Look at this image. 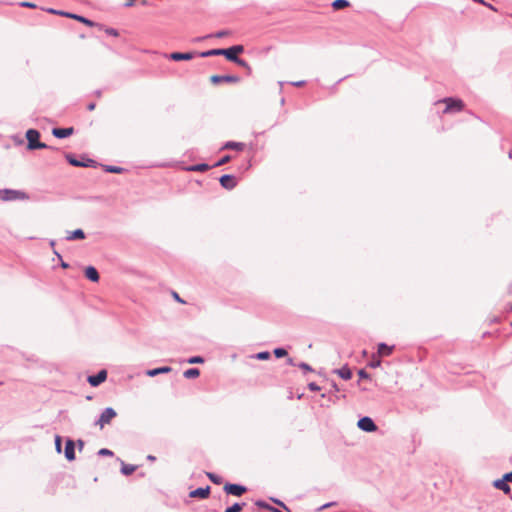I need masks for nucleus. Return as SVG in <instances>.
<instances>
[{
	"label": "nucleus",
	"instance_id": "obj_24",
	"mask_svg": "<svg viewBox=\"0 0 512 512\" xmlns=\"http://www.w3.org/2000/svg\"><path fill=\"white\" fill-rule=\"evenodd\" d=\"M244 146V143L241 142L228 141L224 144L222 149H233L237 151H242L244 149Z\"/></svg>",
	"mask_w": 512,
	"mask_h": 512
},
{
	"label": "nucleus",
	"instance_id": "obj_32",
	"mask_svg": "<svg viewBox=\"0 0 512 512\" xmlns=\"http://www.w3.org/2000/svg\"><path fill=\"white\" fill-rule=\"evenodd\" d=\"M105 171L109 172V173H121L123 171V168L118 167V166L106 165L105 166Z\"/></svg>",
	"mask_w": 512,
	"mask_h": 512
},
{
	"label": "nucleus",
	"instance_id": "obj_55",
	"mask_svg": "<svg viewBox=\"0 0 512 512\" xmlns=\"http://www.w3.org/2000/svg\"><path fill=\"white\" fill-rule=\"evenodd\" d=\"M174 297H175V299H176L177 301H179V302H181V303L183 302V300L179 297V295H178L177 293H174Z\"/></svg>",
	"mask_w": 512,
	"mask_h": 512
},
{
	"label": "nucleus",
	"instance_id": "obj_14",
	"mask_svg": "<svg viewBox=\"0 0 512 512\" xmlns=\"http://www.w3.org/2000/svg\"><path fill=\"white\" fill-rule=\"evenodd\" d=\"M210 495V486H206L205 488H197L195 490H192L189 493V497L191 498H200V499H206Z\"/></svg>",
	"mask_w": 512,
	"mask_h": 512
},
{
	"label": "nucleus",
	"instance_id": "obj_49",
	"mask_svg": "<svg viewBox=\"0 0 512 512\" xmlns=\"http://www.w3.org/2000/svg\"><path fill=\"white\" fill-rule=\"evenodd\" d=\"M305 84V81L301 80V81H295V82H291V85L295 86V87H301Z\"/></svg>",
	"mask_w": 512,
	"mask_h": 512
},
{
	"label": "nucleus",
	"instance_id": "obj_1",
	"mask_svg": "<svg viewBox=\"0 0 512 512\" xmlns=\"http://www.w3.org/2000/svg\"><path fill=\"white\" fill-rule=\"evenodd\" d=\"M40 133L38 130L35 129H29L26 132V139L28 141L27 149L29 150H35V149H51L55 150L54 147L49 146L43 142L39 141Z\"/></svg>",
	"mask_w": 512,
	"mask_h": 512
},
{
	"label": "nucleus",
	"instance_id": "obj_2",
	"mask_svg": "<svg viewBox=\"0 0 512 512\" xmlns=\"http://www.w3.org/2000/svg\"><path fill=\"white\" fill-rule=\"evenodd\" d=\"M0 199L3 201L27 200L29 196L20 190L3 189L0 190Z\"/></svg>",
	"mask_w": 512,
	"mask_h": 512
},
{
	"label": "nucleus",
	"instance_id": "obj_36",
	"mask_svg": "<svg viewBox=\"0 0 512 512\" xmlns=\"http://www.w3.org/2000/svg\"><path fill=\"white\" fill-rule=\"evenodd\" d=\"M55 449L58 453L62 451V439L58 435L55 437Z\"/></svg>",
	"mask_w": 512,
	"mask_h": 512
},
{
	"label": "nucleus",
	"instance_id": "obj_12",
	"mask_svg": "<svg viewBox=\"0 0 512 512\" xmlns=\"http://www.w3.org/2000/svg\"><path fill=\"white\" fill-rule=\"evenodd\" d=\"M220 184L223 188L227 190L233 189L237 185V181L233 175L224 174L219 179Z\"/></svg>",
	"mask_w": 512,
	"mask_h": 512
},
{
	"label": "nucleus",
	"instance_id": "obj_28",
	"mask_svg": "<svg viewBox=\"0 0 512 512\" xmlns=\"http://www.w3.org/2000/svg\"><path fill=\"white\" fill-rule=\"evenodd\" d=\"M348 6H349V2L347 0H335L332 3V7L335 10H340V9H343Z\"/></svg>",
	"mask_w": 512,
	"mask_h": 512
},
{
	"label": "nucleus",
	"instance_id": "obj_43",
	"mask_svg": "<svg viewBox=\"0 0 512 512\" xmlns=\"http://www.w3.org/2000/svg\"><path fill=\"white\" fill-rule=\"evenodd\" d=\"M308 388H309V390L314 391V392L319 391L321 389L320 386L317 385L315 382L309 383Z\"/></svg>",
	"mask_w": 512,
	"mask_h": 512
},
{
	"label": "nucleus",
	"instance_id": "obj_59",
	"mask_svg": "<svg viewBox=\"0 0 512 512\" xmlns=\"http://www.w3.org/2000/svg\"><path fill=\"white\" fill-rule=\"evenodd\" d=\"M54 254L56 255V257H58L60 260L62 259L61 255L57 252V251H54Z\"/></svg>",
	"mask_w": 512,
	"mask_h": 512
},
{
	"label": "nucleus",
	"instance_id": "obj_54",
	"mask_svg": "<svg viewBox=\"0 0 512 512\" xmlns=\"http://www.w3.org/2000/svg\"><path fill=\"white\" fill-rule=\"evenodd\" d=\"M147 460H149V461H155V460H156V457H155V456H153V455H148V456H147Z\"/></svg>",
	"mask_w": 512,
	"mask_h": 512
},
{
	"label": "nucleus",
	"instance_id": "obj_52",
	"mask_svg": "<svg viewBox=\"0 0 512 512\" xmlns=\"http://www.w3.org/2000/svg\"><path fill=\"white\" fill-rule=\"evenodd\" d=\"M87 109L89 111H93L95 109V103H90L88 106H87Z\"/></svg>",
	"mask_w": 512,
	"mask_h": 512
},
{
	"label": "nucleus",
	"instance_id": "obj_6",
	"mask_svg": "<svg viewBox=\"0 0 512 512\" xmlns=\"http://www.w3.org/2000/svg\"><path fill=\"white\" fill-rule=\"evenodd\" d=\"M357 426L359 429L365 432H375L377 425L374 423L372 418L365 416L358 420Z\"/></svg>",
	"mask_w": 512,
	"mask_h": 512
},
{
	"label": "nucleus",
	"instance_id": "obj_26",
	"mask_svg": "<svg viewBox=\"0 0 512 512\" xmlns=\"http://www.w3.org/2000/svg\"><path fill=\"white\" fill-rule=\"evenodd\" d=\"M199 374H200L199 369H197V368H190V369H187L186 371H184L183 375L187 379H192V378L198 377Z\"/></svg>",
	"mask_w": 512,
	"mask_h": 512
},
{
	"label": "nucleus",
	"instance_id": "obj_58",
	"mask_svg": "<svg viewBox=\"0 0 512 512\" xmlns=\"http://www.w3.org/2000/svg\"><path fill=\"white\" fill-rule=\"evenodd\" d=\"M287 363H288L289 365H294V361H293V359H292V358H288V359H287Z\"/></svg>",
	"mask_w": 512,
	"mask_h": 512
},
{
	"label": "nucleus",
	"instance_id": "obj_38",
	"mask_svg": "<svg viewBox=\"0 0 512 512\" xmlns=\"http://www.w3.org/2000/svg\"><path fill=\"white\" fill-rule=\"evenodd\" d=\"M255 504H256V506H258L259 508H263V509H267V510H270V508L272 507V506H270L268 503H266V502H264V501H262V500H258V501H256V503H255Z\"/></svg>",
	"mask_w": 512,
	"mask_h": 512
},
{
	"label": "nucleus",
	"instance_id": "obj_20",
	"mask_svg": "<svg viewBox=\"0 0 512 512\" xmlns=\"http://www.w3.org/2000/svg\"><path fill=\"white\" fill-rule=\"evenodd\" d=\"M225 54V49L223 48H217V49H211V50H208V51H203V52H199L198 53V56L200 57H210V56H224Z\"/></svg>",
	"mask_w": 512,
	"mask_h": 512
},
{
	"label": "nucleus",
	"instance_id": "obj_57",
	"mask_svg": "<svg viewBox=\"0 0 512 512\" xmlns=\"http://www.w3.org/2000/svg\"><path fill=\"white\" fill-rule=\"evenodd\" d=\"M61 266H62L63 268H67L69 265H68V263L64 262V261L61 259Z\"/></svg>",
	"mask_w": 512,
	"mask_h": 512
},
{
	"label": "nucleus",
	"instance_id": "obj_5",
	"mask_svg": "<svg viewBox=\"0 0 512 512\" xmlns=\"http://www.w3.org/2000/svg\"><path fill=\"white\" fill-rule=\"evenodd\" d=\"M116 415L117 413L113 408L107 407L103 410L99 419L95 422V425H98L102 429L106 424H109Z\"/></svg>",
	"mask_w": 512,
	"mask_h": 512
},
{
	"label": "nucleus",
	"instance_id": "obj_41",
	"mask_svg": "<svg viewBox=\"0 0 512 512\" xmlns=\"http://www.w3.org/2000/svg\"><path fill=\"white\" fill-rule=\"evenodd\" d=\"M298 367L303 369L304 371H308V372L313 371L312 367L305 362H301L300 364H298Z\"/></svg>",
	"mask_w": 512,
	"mask_h": 512
},
{
	"label": "nucleus",
	"instance_id": "obj_17",
	"mask_svg": "<svg viewBox=\"0 0 512 512\" xmlns=\"http://www.w3.org/2000/svg\"><path fill=\"white\" fill-rule=\"evenodd\" d=\"M171 371H172V368L170 366H163V367H158V368L147 370L146 375L149 377H155L160 374L170 373Z\"/></svg>",
	"mask_w": 512,
	"mask_h": 512
},
{
	"label": "nucleus",
	"instance_id": "obj_53",
	"mask_svg": "<svg viewBox=\"0 0 512 512\" xmlns=\"http://www.w3.org/2000/svg\"><path fill=\"white\" fill-rule=\"evenodd\" d=\"M485 6L488 7L489 9L493 10V11H497V9L493 5H491L489 3H487V5H485Z\"/></svg>",
	"mask_w": 512,
	"mask_h": 512
},
{
	"label": "nucleus",
	"instance_id": "obj_3",
	"mask_svg": "<svg viewBox=\"0 0 512 512\" xmlns=\"http://www.w3.org/2000/svg\"><path fill=\"white\" fill-rule=\"evenodd\" d=\"M47 12H49L51 14L67 17L68 19L77 20V21H79L81 23H84L87 26H90V27H93L95 25V23L93 21H91L90 19L85 18V17H83L81 15H78V14L71 13V12H66V11H62V10H56V9H53V8L48 9Z\"/></svg>",
	"mask_w": 512,
	"mask_h": 512
},
{
	"label": "nucleus",
	"instance_id": "obj_42",
	"mask_svg": "<svg viewBox=\"0 0 512 512\" xmlns=\"http://www.w3.org/2000/svg\"><path fill=\"white\" fill-rule=\"evenodd\" d=\"M335 505H336V502H329V503H326V504H324V505L320 506V507L317 509V511H319V512H320V511H323V510H325V509H327V508H330V507H332V506H335Z\"/></svg>",
	"mask_w": 512,
	"mask_h": 512
},
{
	"label": "nucleus",
	"instance_id": "obj_8",
	"mask_svg": "<svg viewBox=\"0 0 512 512\" xmlns=\"http://www.w3.org/2000/svg\"><path fill=\"white\" fill-rule=\"evenodd\" d=\"M243 51H244L243 45H234V46H231V47L225 49L224 56L226 57L227 60L234 62L237 60L238 55L243 53Z\"/></svg>",
	"mask_w": 512,
	"mask_h": 512
},
{
	"label": "nucleus",
	"instance_id": "obj_39",
	"mask_svg": "<svg viewBox=\"0 0 512 512\" xmlns=\"http://www.w3.org/2000/svg\"><path fill=\"white\" fill-rule=\"evenodd\" d=\"M100 456H113V452L107 448H102L98 451Z\"/></svg>",
	"mask_w": 512,
	"mask_h": 512
},
{
	"label": "nucleus",
	"instance_id": "obj_22",
	"mask_svg": "<svg viewBox=\"0 0 512 512\" xmlns=\"http://www.w3.org/2000/svg\"><path fill=\"white\" fill-rule=\"evenodd\" d=\"M392 351H393V346H388L385 343L378 344L377 354L379 356H388L392 353Z\"/></svg>",
	"mask_w": 512,
	"mask_h": 512
},
{
	"label": "nucleus",
	"instance_id": "obj_50",
	"mask_svg": "<svg viewBox=\"0 0 512 512\" xmlns=\"http://www.w3.org/2000/svg\"><path fill=\"white\" fill-rule=\"evenodd\" d=\"M505 480H507L508 482H512V471L509 472V473H506L504 476Z\"/></svg>",
	"mask_w": 512,
	"mask_h": 512
},
{
	"label": "nucleus",
	"instance_id": "obj_11",
	"mask_svg": "<svg viewBox=\"0 0 512 512\" xmlns=\"http://www.w3.org/2000/svg\"><path fill=\"white\" fill-rule=\"evenodd\" d=\"M196 55H198L197 52H173L168 55V58L173 61H187L193 59Z\"/></svg>",
	"mask_w": 512,
	"mask_h": 512
},
{
	"label": "nucleus",
	"instance_id": "obj_47",
	"mask_svg": "<svg viewBox=\"0 0 512 512\" xmlns=\"http://www.w3.org/2000/svg\"><path fill=\"white\" fill-rule=\"evenodd\" d=\"M271 501L274 502L275 504L283 507L284 509L288 510L287 506L282 501L275 499V498H271Z\"/></svg>",
	"mask_w": 512,
	"mask_h": 512
},
{
	"label": "nucleus",
	"instance_id": "obj_9",
	"mask_svg": "<svg viewBox=\"0 0 512 512\" xmlns=\"http://www.w3.org/2000/svg\"><path fill=\"white\" fill-rule=\"evenodd\" d=\"M106 379H107V371L102 369L97 374L88 376L87 381L91 386L97 387L101 383H103Z\"/></svg>",
	"mask_w": 512,
	"mask_h": 512
},
{
	"label": "nucleus",
	"instance_id": "obj_31",
	"mask_svg": "<svg viewBox=\"0 0 512 512\" xmlns=\"http://www.w3.org/2000/svg\"><path fill=\"white\" fill-rule=\"evenodd\" d=\"M380 365H381V360H380V358H379V355H378V356H377V355H373V356H372V360H371V361H370V363H369V366H370L371 368H377V367H379Z\"/></svg>",
	"mask_w": 512,
	"mask_h": 512
},
{
	"label": "nucleus",
	"instance_id": "obj_46",
	"mask_svg": "<svg viewBox=\"0 0 512 512\" xmlns=\"http://www.w3.org/2000/svg\"><path fill=\"white\" fill-rule=\"evenodd\" d=\"M229 34L228 31H225V30H222V31H218L217 33H215V37L217 38H222L224 36H227Z\"/></svg>",
	"mask_w": 512,
	"mask_h": 512
},
{
	"label": "nucleus",
	"instance_id": "obj_48",
	"mask_svg": "<svg viewBox=\"0 0 512 512\" xmlns=\"http://www.w3.org/2000/svg\"><path fill=\"white\" fill-rule=\"evenodd\" d=\"M20 5L22 7H28V8H34L35 7V4H33L31 2H22Z\"/></svg>",
	"mask_w": 512,
	"mask_h": 512
},
{
	"label": "nucleus",
	"instance_id": "obj_21",
	"mask_svg": "<svg viewBox=\"0 0 512 512\" xmlns=\"http://www.w3.org/2000/svg\"><path fill=\"white\" fill-rule=\"evenodd\" d=\"M334 373H336L339 377L344 380H349L352 377V372L348 366H343L340 369H335Z\"/></svg>",
	"mask_w": 512,
	"mask_h": 512
},
{
	"label": "nucleus",
	"instance_id": "obj_18",
	"mask_svg": "<svg viewBox=\"0 0 512 512\" xmlns=\"http://www.w3.org/2000/svg\"><path fill=\"white\" fill-rule=\"evenodd\" d=\"M493 485L495 488L502 490L505 494H509L511 491L510 486L508 485V481L505 480L504 477L495 480Z\"/></svg>",
	"mask_w": 512,
	"mask_h": 512
},
{
	"label": "nucleus",
	"instance_id": "obj_44",
	"mask_svg": "<svg viewBox=\"0 0 512 512\" xmlns=\"http://www.w3.org/2000/svg\"><path fill=\"white\" fill-rule=\"evenodd\" d=\"M106 33L108 35L115 36V37L119 35L118 31L114 28H107Z\"/></svg>",
	"mask_w": 512,
	"mask_h": 512
},
{
	"label": "nucleus",
	"instance_id": "obj_16",
	"mask_svg": "<svg viewBox=\"0 0 512 512\" xmlns=\"http://www.w3.org/2000/svg\"><path fill=\"white\" fill-rule=\"evenodd\" d=\"M65 157H66L67 161L69 162V164H71L72 166H75V167H89L91 165V163L94 162L91 159H88L86 162L79 161L72 154H66Z\"/></svg>",
	"mask_w": 512,
	"mask_h": 512
},
{
	"label": "nucleus",
	"instance_id": "obj_51",
	"mask_svg": "<svg viewBox=\"0 0 512 512\" xmlns=\"http://www.w3.org/2000/svg\"><path fill=\"white\" fill-rule=\"evenodd\" d=\"M77 445H78V447H79V450H82V449H83V447H84V441H83V440H78V441H77Z\"/></svg>",
	"mask_w": 512,
	"mask_h": 512
},
{
	"label": "nucleus",
	"instance_id": "obj_15",
	"mask_svg": "<svg viewBox=\"0 0 512 512\" xmlns=\"http://www.w3.org/2000/svg\"><path fill=\"white\" fill-rule=\"evenodd\" d=\"M65 457L68 461L75 460V442L71 439L66 441L65 445Z\"/></svg>",
	"mask_w": 512,
	"mask_h": 512
},
{
	"label": "nucleus",
	"instance_id": "obj_45",
	"mask_svg": "<svg viewBox=\"0 0 512 512\" xmlns=\"http://www.w3.org/2000/svg\"><path fill=\"white\" fill-rule=\"evenodd\" d=\"M358 375H359V377L361 379H368L369 378V374L365 370H363V369L359 370Z\"/></svg>",
	"mask_w": 512,
	"mask_h": 512
},
{
	"label": "nucleus",
	"instance_id": "obj_25",
	"mask_svg": "<svg viewBox=\"0 0 512 512\" xmlns=\"http://www.w3.org/2000/svg\"><path fill=\"white\" fill-rule=\"evenodd\" d=\"M209 168H210V166L208 164L201 163V164H196V165L190 166L188 168V170L195 171V172H204V171H207Z\"/></svg>",
	"mask_w": 512,
	"mask_h": 512
},
{
	"label": "nucleus",
	"instance_id": "obj_4",
	"mask_svg": "<svg viewBox=\"0 0 512 512\" xmlns=\"http://www.w3.org/2000/svg\"><path fill=\"white\" fill-rule=\"evenodd\" d=\"M440 102H443L446 104V107L444 109V113H450V112H459L463 109L464 103L460 99L456 98H445L441 100Z\"/></svg>",
	"mask_w": 512,
	"mask_h": 512
},
{
	"label": "nucleus",
	"instance_id": "obj_60",
	"mask_svg": "<svg viewBox=\"0 0 512 512\" xmlns=\"http://www.w3.org/2000/svg\"><path fill=\"white\" fill-rule=\"evenodd\" d=\"M50 245H51V246H54V245H55V241H54V240H52V241L50 242Z\"/></svg>",
	"mask_w": 512,
	"mask_h": 512
},
{
	"label": "nucleus",
	"instance_id": "obj_30",
	"mask_svg": "<svg viewBox=\"0 0 512 512\" xmlns=\"http://www.w3.org/2000/svg\"><path fill=\"white\" fill-rule=\"evenodd\" d=\"M270 357H271V355H270V352H268V351L258 352L252 356V358H255L257 360H268V359H270Z\"/></svg>",
	"mask_w": 512,
	"mask_h": 512
},
{
	"label": "nucleus",
	"instance_id": "obj_34",
	"mask_svg": "<svg viewBox=\"0 0 512 512\" xmlns=\"http://www.w3.org/2000/svg\"><path fill=\"white\" fill-rule=\"evenodd\" d=\"M207 476L215 484H220L222 482V478L214 473H207Z\"/></svg>",
	"mask_w": 512,
	"mask_h": 512
},
{
	"label": "nucleus",
	"instance_id": "obj_7",
	"mask_svg": "<svg viewBox=\"0 0 512 512\" xmlns=\"http://www.w3.org/2000/svg\"><path fill=\"white\" fill-rule=\"evenodd\" d=\"M223 489L227 494L238 497L243 495L247 491V488L245 486L232 483H226Z\"/></svg>",
	"mask_w": 512,
	"mask_h": 512
},
{
	"label": "nucleus",
	"instance_id": "obj_56",
	"mask_svg": "<svg viewBox=\"0 0 512 512\" xmlns=\"http://www.w3.org/2000/svg\"><path fill=\"white\" fill-rule=\"evenodd\" d=\"M332 388H333V390H334L335 392L339 391V388H338V386H337V384H336V383H333V384H332Z\"/></svg>",
	"mask_w": 512,
	"mask_h": 512
},
{
	"label": "nucleus",
	"instance_id": "obj_35",
	"mask_svg": "<svg viewBox=\"0 0 512 512\" xmlns=\"http://www.w3.org/2000/svg\"><path fill=\"white\" fill-rule=\"evenodd\" d=\"M203 362H204V359L201 356H193L188 359L189 364H200Z\"/></svg>",
	"mask_w": 512,
	"mask_h": 512
},
{
	"label": "nucleus",
	"instance_id": "obj_40",
	"mask_svg": "<svg viewBox=\"0 0 512 512\" xmlns=\"http://www.w3.org/2000/svg\"><path fill=\"white\" fill-rule=\"evenodd\" d=\"M234 63H236L237 65H239V66H241V67L247 68V69H249V68H250V67H249V65H248V63H247L245 60H243V59H241V58H239V57L237 58V60H236V61H234Z\"/></svg>",
	"mask_w": 512,
	"mask_h": 512
},
{
	"label": "nucleus",
	"instance_id": "obj_13",
	"mask_svg": "<svg viewBox=\"0 0 512 512\" xmlns=\"http://www.w3.org/2000/svg\"><path fill=\"white\" fill-rule=\"evenodd\" d=\"M74 133L73 127L67 128H53L52 135L56 138L62 139L71 136Z\"/></svg>",
	"mask_w": 512,
	"mask_h": 512
},
{
	"label": "nucleus",
	"instance_id": "obj_27",
	"mask_svg": "<svg viewBox=\"0 0 512 512\" xmlns=\"http://www.w3.org/2000/svg\"><path fill=\"white\" fill-rule=\"evenodd\" d=\"M136 468L137 467L135 465L122 463L121 472L128 476L131 475L136 470Z\"/></svg>",
	"mask_w": 512,
	"mask_h": 512
},
{
	"label": "nucleus",
	"instance_id": "obj_10",
	"mask_svg": "<svg viewBox=\"0 0 512 512\" xmlns=\"http://www.w3.org/2000/svg\"><path fill=\"white\" fill-rule=\"evenodd\" d=\"M240 78L238 76L234 75H213L210 78V81L213 84H219L222 82H228V83H237L239 82Z\"/></svg>",
	"mask_w": 512,
	"mask_h": 512
},
{
	"label": "nucleus",
	"instance_id": "obj_37",
	"mask_svg": "<svg viewBox=\"0 0 512 512\" xmlns=\"http://www.w3.org/2000/svg\"><path fill=\"white\" fill-rule=\"evenodd\" d=\"M230 159H231V156L226 155L222 159H220L217 163H215L214 166L218 167V166L224 165L225 163L229 162Z\"/></svg>",
	"mask_w": 512,
	"mask_h": 512
},
{
	"label": "nucleus",
	"instance_id": "obj_33",
	"mask_svg": "<svg viewBox=\"0 0 512 512\" xmlns=\"http://www.w3.org/2000/svg\"><path fill=\"white\" fill-rule=\"evenodd\" d=\"M273 353L277 358H282L287 355V351L284 348H276L274 349Z\"/></svg>",
	"mask_w": 512,
	"mask_h": 512
},
{
	"label": "nucleus",
	"instance_id": "obj_23",
	"mask_svg": "<svg viewBox=\"0 0 512 512\" xmlns=\"http://www.w3.org/2000/svg\"><path fill=\"white\" fill-rule=\"evenodd\" d=\"M85 238V233L82 229H76L72 232H69L68 236L66 237L67 240H81Z\"/></svg>",
	"mask_w": 512,
	"mask_h": 512
},
{
	"label": "nucleus",
	"instance_id": "obj_29",
	"mask_svg": "<svg viewBox=\"0 0 512 512\" xmlns=\"http://www.w3.org/2000/svg\"><path fill=\"white\" fill-rule=\"evenodd\" d=\"M245 503H234L232 506L228 507L224 512H240Z\"/></svg>",
	"mask_w": 512,
	"mask_h": 512
},
{
	"label": "nucleus",
	"instance_id": "obj_19",
	"mask_svg": "<svg viewBox=\"0 0 512 512\" xmlns=\"http://www.w3.org/2000/svg\"><path fill=\"white\" fill-rule=\"evenodd\" d=\"M85 276L92 282H98L100 278L97 269L93 266H88L85 269Z\"/></svg>",
	"mask_w": 512,
	"mask_h": 512
}]
</instances>
